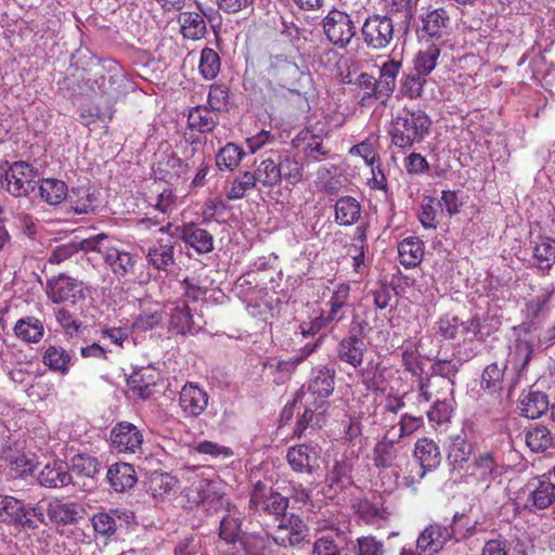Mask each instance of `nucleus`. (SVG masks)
<instances>
[{
	"label": "nucleus",
	"mask_w": 555,
	"mask_h": 555,
	"mask_svg": "<svg viewBox=\"0 0 555 555\" xmlns=\"http://www.w3.org/2000/svg\"><path fill=\"white\" fill-rule=\"evenodd\" d=\"M186 479L190 482L185 494L188 501L201 505L208 515L224 512L220 521V538L228 543L240 541L244 532L243 513L229 503L222 482L211 467L189 468Z\"/></svg>",
	"instance_id": "obj_1"
},
{
	"label": "nucleus",
	"mask_w": 555,
	"mask_h": 555,
	"mask_svg": "<svg viewBox=\"0 0 555 555\" xmlns=\"http://www.w3.org/2000/svg\"><path fill=\"white\" fill-rule=\"evenodd\" d=\"M430 119L421 108L404 107L393 118L389 134L398 147H410L422 142L428 134Z\"/></svg>",
	"instance_id": "obj_2"
},
{
	"label": "nucleus",
	"mask_w": 555,
	"mask_h": 555,
	"mask_svg": "<svg viewBox=\"0 0 555 555\" xmlns=\"http://www.w3.org/2000/svg\"><path fill=\"white\" fill-rule=\"evenodd\" d=\"M503 474V464L496 452L482 451L476 454L467 466V482L486 490Z\"/></svg>",
	"instance_id": "obj_3"
},
{
	"label": "nucleus",
	"mask_w": 555,
	"mask_h": 555,
	"mask_svg": "<svg viewBox=\"0 0 555 555\" xmlns=\"http://www.w3.org/2000/svg\"><path fill=\"white\" fill-rule=\"evenodd\" d=\"M86 289L83 282L62 273L48 279L46 294L53 304L76 306L85 300Z\"/></svg>",
	"instance_id": "obj_4"
},
{
	"label": "nucleus",
	"mask_w": 555,
	"mask_h": 555,
	"mask_svg": "<svg viewBox=\"0 0 555 555\" xmlns=\"http://www.w3.org/2000/svg\"><path fill=\"white\" fill-rule=\"evenodd\" d=\"M37 171L26 162H14L4 171L1 186L15 197L27 196L36 188Z\"/></svg>",
	"instance_id": "obj_5"
},
{
	"label": "nucleus",
	"mask_w": 555,
	"mask_h": 555,
	"mask_svg": "<svg viewBox=\"0 0 555 555\" xmlns=\"http://www.w3.org/2000/svg\"><path fill=\"white\" fill-rule=\"evenodd\" d=\"M322 25L328 41L340 49L346 48L357 34L354 21L344 11H330L323 18Z\"/></svg>",
	"instance_id": "obj_6"
},
{
	"label": "nucleus",
	"mask_w": 555,
	"mask_h": 555,
	"mask_svg": "<svg viewBox=\"0 0 555 555\" xmlns=\"http://www.w3.org/2000/svg\"><path fill=\"white\" fill-rule=\"evenodd\" d=\"M267 73L270 79L291 92H297L305 72L293 61L282 54L271 55Z\"/></svg>",
	"instance_id": "obj_7"
},
{
	"label": "nucleus",
	"mask_w": 555,
	"mask_h": 555,
	"mask_svg": "<svg viewBox=\"0 0 555 555\" xmlns=\"http://www.w3.org/2000/svg\"><path fill=\"white\" fill-rule=\"evenodd\" d=\"M249 504L255 511L274 515L278 519L286 515L288 499L266 483L258 481L250 493Z\"/></svg>",
	"instance_id": "obj_8"
},
{
	"label": "nucleus",
	"mask_w": 555,
	"mask_h": 555,
	"mask_svg": "<svg viewBox=\"0 0 555 555\" xmlns=\"http://www.w3.org/2000/svg\"><path fill=\"white\" fill-rule=\"evenodd\" d=\"M165 312L169 318L168 330L173 334H195L202 328L201 317L193 314V309L184 299L168 304Z\"/></svg>",
	"instance_id": "obj_9"
},
{
	"label": "nucleus",
	"mask_w": 555,
	"mask_h": 555,
	"mask_svg": "<svg viewBox=\"0 0 555 555\" xmlns=\"http://www.w3.org/2000/svg\"><path fill=\"white\" fill-rule=\"evenodd\" d=\"M171 224L162 227L159 232L163 234L147 249L146 260L150 267L158 271L168 272L175 264V244L173 234L169 233Z\"/></svg>",
	"instance_id": "obj_10"
},
{
	"label": "nucleus",
	"mask_w": 555,
	"mask_h": 555,
	"mask_svg": "<svg viewBox=\"0 0 555 555\" xmlns=\"http://www.w3.org/2000/svg\"><path fill=\"white\" fill-rule=\"evenodd\" d=\"M361 33L363 41L369 48L384 49L393 39L392 20L386 15H371L364 21Z\"/></svg>",
	"instance_id": "obj_11"
},
{
	"label": "nucleus",
	"mask_w": 555,
	"mask_h": 555,
	"mask_svg": "<svg viewBox=\"0 0 555 555\" xmlns=\"http://www.w3.org/2000/svg\"><path fill=\"white\" fill-rule=\"evenodd\" d=\"M112 449L117 453H141L144 441L143 433L129 422L116 424L109 434Z\"/></svg>",
	"instance_id": "obj_12"
},
{
	"label": "nucleus",
	"mask_w": 555,
	"mask_h": 555,
	"mask_svg": "<svg viewBox=\"0 0 555 555\" xmlns=\"http://www.w3.org/2000/svg\"><path fill=\"white\" fill-rule=\"evenodd\" d=\"M139 258L114 242L105 250L104 263L118 281H129L135 274Z\"/></svg>",
	"instance_id": "obj_13"
},
{
	"label": "nucleus",
	"mask_w": 555,
	"mask_h": 555,
	"mask_svg": "<svg viewBox=\"0 0 555 555\" xmlns=\"http://www.w3.org/2000/svg\"><path fill=\"white\" fill-rule=\"evenodd\" d=\"M451 29L449 13L442 9L429 10L420 15L417 35L421 39H443Z\"/></svg>",
	"instance_id": "obj_14"
},
{
	"label": "nucleus",
	"mask_w": 555,
	"mask_h": 555,
	"mask_svg": "<svg viewBox=\"0 0 555 555\" xmlns=\"http://www.w3.org/2000/svg\"><path fill=\"white\" fill-rule=\"evenodd\" d=\"M209 395L196 383H186L179 392V408L183 417L195 418L208 406Z\"/></svg>",
	"instance_id": "obj_15"
},
{
	"label": "nucleus",
	"mask_w": 555,
	"mask_h": 555,
	"mask_svg": "<svg viewBox=\"0 0 555 555\" xmlns=\"http://www.w3.org/2000/svg\"><path fill=\"white\" fill-rule=\"evenodd\" d=\"M320 448L317 444L301 443L291 447L286 459L292 469L298 474H313L320 467Z\"/></svg>",
	"instance_id": "obj_16"
},
{
	"label": "nucleus",
	"mask_w": 555,
	"mask_h": 555,
	"mask_svg": "<svg viewBox=\"0 0 555 555\" xmlns=\"http://www.w3.org/2000/svg\"><path fill=\"white\" fill-rule=\"evenodd\" d=\"M307 531V526L298 516L294 514L285 515L278 518L273 540L284 547L298 545L306 538Z\"/></svg>",
	"instance_id": "obj_17"
},
{
	"label": "nucleus",
	"mask_w": 555,
	"mask_h": 555,
	"mask_svg": "<svg viewBox=\"0 0 555 555\" xmlns=\"http://www.w3.org/2000/svg\"><path fill=\"white\" fill-rule=\"evenodd\" d=\"M454 382L441 377H420L415 386L418 405L435 402L443 396L453 395Z\"/></svg>",
	"instance_id": "obj_18"
},
{
	"label": "nucleus",
	"mask_w": 555,
	"mask_h": 555,
	"mask_svg": "<svg viewBox=\"0 0 555 555\" xmlns=\"http://www.w3.org/2000/svg\"><path fill=\"white\" fill-rule=\"evenodd\" d=\"M452 534L453 528L451 526L430 525L418 535L416 547L424 555H435L443 548Z\"/></svg>",
	"instance_id": "obj_19"
},
{
	"label": "nucleus",
	"mask_w": 555,
	"mask_h": 555,
	"mask_svg": "<svg viewBox=\"0 0 555 555\" xmlns=\"http://www.w3.org/2000/svg\"><path fill=\"white\" fill-rule=\"evenodd\" d=\"M366 345L363 338L356 332L354 328L349 331V334L344 337L337 345V358L352 367H359L363 362Z\"/></svg>",
	"instance_id": "obj_20"
},
{
	"label": "nucleus",
	"mask_w": 555,
	"mask_h": 555,
	"mask_svg": "<svg viewBox=\"0 0 555 555\" xmlns=\"http://www.w3.org/2000/svg\"><path fill=\"white\" fill-rule=\"evenodd\" d=\"M330 405L326 400H315L309 403L296 424L294 435L300 437L309 428L322 427L327 420Z\"/></svg>",
	"instance_id": "obj_21"
},
{
	"label": "nucleus",
	"mask_w": 555,
	"mask_h": 555,
	"mask_svg": "<svg viewBox=\"0 0 555 555\" xmlns=\"http://www.w3.org/2000/svg\"><path fill=\"white\" fill-rule=\"evenodd\" d=\"M349 457L345 451L336 454L333 465L328 468L326 480L335 491H340L351 483V472L358 459Z\"/></svg>",
	"instance_id": "obj_22"
},
{
	"label": "nucleus",
	"mask_w": 555,
	"mask_h": 555,
	"mask_svg": "<svg viewBox=\"0 0 555 555\" xmlns=\"http://www.w3.org/2000/svg\"><path fill=\"white\" fill-rule=\"evenodd\" d=\"M100 196L99 189L85 184L72 189L68 202L77 215L90 214L99 207Z\"/></svg>",
	"instance_id": "obj_23"
},
{
	"label": "nucleus",
	"mask_w": 555,
	"mask_h": 555,
	"mask_svg": "<svg viewBox=\"0 0 555 555\" xmlns=\"http://www.w3.org/2000/svg\"><path fill=\"white\" fill-rule=\"evenodd\" d=\"M414 456L420 464V477H425L428 472L436 469L441 462L438 444L433 439L426 437L416 441Z\"/></svg>",
	"instance_id": "obj_24"
},
{
	"label": "nucleus",
	"mask_w": 555,
	"mask_h": 555,
	"mask_svg": "<svg viewBox=\"0 0 555 555\" xmlns=\"http://www.w3.org/2000/svg\"><path fill=\"white\" fill-rule=\"evenodd\" d=\"M180 238L193 248L197 254H208L214 250V236L205 229L193 223L184 224L182 228H176Z\"/></svg>",
	"instance_id": "obj_25"
},
{
	"label": "nucleus",
	"mask_w": 555,
	"mask_h": 555,
	"mask_svg": "<svg viewBox=\"0 0 555 555\" xmlns=\"http://www.w3.org/2000/svg\"><path fill=\"white\" fill-rule=\"evenodd\" d=\"M72 481L69 467L66 462L53 460L47 463L38 474V482L46 488H62Z\"/></svg>",
	"instance_id": "obj_26"
},
{
	"label": "nucleus",
	"mask_w": 555,
	"mask_h": 555,
	"mask_svg": "<svg viewBox=\"0 0 555 555\" xmlns=\"http://www.w3.org/2000/svg\"><path fill=\"white\" fill-rule=\"evenodd\" d=\"M5 516L9 524L36 529L37 524L25 516V503L12 495H0V517Z\"/></svg>",
	"instance_id": "obj_27"
},
{
	"label": "nucleus",
	"mask_w": 555,
	"mask_h": 555,
	"mask_svg": "<svg viewBox=\"0 0 555 555\" xmlns=\"http://www.w3.org/2000/svg\"><path fill=\"white\" fill-rule=\"evenodd\" d=\"M349 295H350V286L346 283L338 284L330 297L326 306L328 310L325 315L327 320L331 322H339L344 320L349 311Z\"/></svg>",
	"instance_id": "obj_28"
},
{
	"label": "nucleus",
	"mask_w": 555,
	"mask_h": 555,
	"mask_svg": "<svg viewBox=\"0 0 555 555\" xmlns=\"http://www.w3.org/2000/svg\"><path fill=\"white\" fill-rule=\"evenodd\" d=\"M106 477L116 492L131 489L138 480L133 466L124 462L113 464L108 468Z\"/></svg>",
	"instance_id": "obj_29"
},
{
	"label": "nucleus",
	"mask_w": 555,
	"mask_h": 555,
	"mask_svg": "<svg viewBox=\"0 0 555 555\" xmlns=\"http://www.w3.org/2000/svg\"><path fill=\"white\" fill-rule=\"evenodd\" d=\"M335 372L328 366L314 367L308 382V390L320 400L327 398L334 390Z\"/></svg>",
	"instance_id": "obj_30"
},
{
	"label": "nucleus",
	"mask_w": 555,
	"mask_h": 555,
	"mask_svg": "<svg viewBox=\"0 0 555 555\" xmlns=\"http://www.w3.org/2000/svg\"><path fill=\"white\" fill-rule=\"evenodd\" d=\"M335 222L341 227H350L361 218V204L352 196L346 195L337 199L335 206Z\"/></svg>",
	"instance_id": "obj_31"
},
{
	"label": "nucleus",
	"mask_w": 555,
	"mask_h": 555,
	"mask_svg": "<svg viewBox=\"0 0 555 555\" xmlns=\"http://www.w3.org/2000/svg\"><path fill=\"white\" fill-rule=\"evenodd\" d=\"M343 451L349 454V459H359L364 447L362 435V425L359 418L351 417L344 430V440L341 442Z\"/></svg>",
	"instance_id": "obj_32"
},
{
	"label": "nucleus",
	"mask_w": 555,
	"mask_h": 555,
	"mask_svg": "<svg viewBox=\"0 0 555 555\" xmlns=\"http://www.w3.org/2000/svg\"><path fill=\"white\" fill-rule=\"evenodd\" d=\"M82 508L74 502L52 501L48 505V516L50 519L60 525L74 524L80 518Z\"/></svg>",
	"instance_id": "obj_33"
},
{
	"label": "nucleus",
	"mask_w": 555,
	"mask_h": 555,
	"mask_svg": "<svg viewBox=\"0 0 555 555\" xmlns=\"http://www.w3.org/2000/svg\"><path fill=\"white\" fill-rule=\"evenodd\" d=\"M529 499L538 509H545L555 502V483L546 475L541 476L531 483Z\"/></svg>",
	"instance_id": "obj_34"
},
{
	"label": "nucleus",
	"mask_w": 555,
	"mask_h": 555,
	"mask_svg": "<svg viewBox=\"0 0 555 555\" xmlns=\"http://www.w3.org/2000/svg\"><path fill=\"white\" fill-rule=\"evenodd\" d=\"M42 363L51 371L65 375L73 365V357L65 348L50 345L44 349Z\"/></svg>",
	"instance_id": "obj_35"
},
{
	"label": "nucleus",
	"mask_w": 555,
	"mask_h": 555,
	"mask_svg": "<svg viewBox=\"0 0 555 555\" xmlns=\"http://www.w3.org/2000/svg\"><path fill=\"white\" fill-rule=\"evenodd\" d=\"M276 163V152L271 151L267 154L266 158L260 162V164L253 172L255 178H257V183L261 184L262 186L272 188L281 182V171H279V166Z\"/></svg>",
	"instance_id": "obj_36"
},
{
	"label": "nucleus",
	"mask_w": 555,
	"mask_h": 555,
	"mask_svg": "<svg viewBox=\"0 0 555 555\" xmlns=\"http://www.w3.org/2000/svg\"><path fill=\"white\" fill-rule=\"evenodd\" d=\"M531 354L532 343L526 337H518L509 347L507 362L517 375H521L531 359Z\"/></svg>",
	"instance_id": "obj_37"
},
{
	"label": "nucleus",
	"mask_w": 555,
	"mask_h": 555,
	"mask_svg": "<svg viewBox=\"0 0 555 555\" xmlns=\"http://www.w3.org/2000/svg\"><path fill=\"white\" fill-rule=\"evenodd\" d=\"M398 253L404 268H414L423 260L424 243L418 237L409 236L399 243Z\"/></svg>",
	"instance_id": "obj_38"
},
{
	"label": "nucleus",
	"mask_w": 555,
	"mask_h": 555,
	"mask_svg": "<svg viewBox=\"0 0 555 555\" xmlns=\"http://www.w3.org/2000/svg\"><path fill=\"white\" fill-rule=\"evenodd\" d=\"M177 479L167 473L154 472L147 480V491L154 499L164 500L176 492Z\"/></svg>",
	"instance_id": "obj_39"
},
{
	"label": "nucleus",
	"mask_w": 555,
	"mask_h": 555,
	"mask_svg": "<svg viewBox=\"0 0 555 555\" xmlns=\"http://www.w3.org/2000/svg\"><path fill=\"white\" fill-rule=\"evenodd\" d=\"M39 194L47 204L55 206L68 198L69 191L63 180L47 178L40 181Z\"/></svg>",
	"instance_id": "obj_40"
},
{
	"label": "nucleus",
	"mask_w": 555,
	"mask_h": 555,
	"mask_svg": "<svg viewBox=\"0 0 555 555\" xmlns=\"http://www.w3.org/2000/svg\"><path fill=\"white\" fill-rule=\"evenodd\" d=\"M179 24L185 39L199 40L207 31L203 15L197 12H182L179 16Z\"/></svg>",
	"instance_id": "obj_41"
},
{
	"label": "nucleus",
	"mask_w": 555,
	"mask_h": 555,
	"mask_svg": "<svg viewBox=\"0 0 555 555\" xmlns=\"http://www.w3.org/2000/svg\"><path fill=\"white\" fill-rule=\"evenodd\" d=\"M13 330L16 337L26 343H39L44 335L43 323L35 317L20 319Z\"/></svg>",
	"instance_id": "obj_42"
},
{
	"label": "nucleus",
	"mask_w": 555,
	"mask_h": 555,
	"mask_svg": "<svg viewBox=\"0 0 555 555\" xmlns=\"http://www.w3.org/2000/svg\"><path fill=\"white\" fill-rule=\"evenodd\" d=\"M547 396L540 391H530L520 400L521 414L527 418H538L548 409Z\"/></svg>",
	"instance_id": "obj_43"
},
{
	"label": "nucleus",
	"mask_w": 555,
	"mask_h": 555,
	"mask_svg": "<svg viewBox=\"0 0 555 555\" xmlns=\"http://www.w3.org/2000/svg\"><path fill=\"white\" fill-rule=\"evenodd\" d=\"M124 513L118 509H112L109 512H99L91 518V522L94 532L103 538H111L115 534L118 524Z\"/></svg>",
	"instance_id": "obj_44"
},
{
	"label": "nucleus",
	"mask_w": 555,
	"mask_h": 555,
	"mask_svg": "<svg viewBox=\"0 0 555 555\" xmlns=\"http://www.w3.org/2000/svg\"><path fill=\"white\" fill-rule=\"evenodd\" d=\"M218 124L217 114L205 107H194L188 116V125L191 129L199 132H209L215 129Z\"/></svg>",
	"instance_id": "obj_45"
},
{
	"label": "nucleus",
	"mask_w": 555,
	"mask_h": 555,
	"mask_svg": "<svg viewBox=\"0 0 555 555\" xmlns=\"http://www.w3.org/2000/svg\"><path fill=\"white\" fill-rule=\"evenodd\" d=\"M295 142L296 146L301 147L310 159L319 160L320 156L328 154V150L323 145L322 139L313 135L309 130H302Z\"/></svg>",
	"instance_id": "obj_46"
},
{
	"label": "nucleus",
	"mask_w": 555,
	"mask_h": 555,
	"mask_svg": "<svg viewBox=\"0 0 555 555\" xmlns=\"http://www.w3.org/2000/svg\"><path fill=\"white\" fill-rule=\"evenodd\" d=\"M401 62L389 60L385 62L379 69V93L388 98L396 88L397 76L401 69Z\"/></svg>",
	"instance_id": "obj_47"
},
{
	"label": "nucleus",
	"mask_w": 555,
	"mask_h": 555,
	"mask_svg": "<svg viewBox=\"0 0 555 555\" xmlns=\"http://www.w3.org/2000/svg\"><path fill=\"white\" fill-rule=\"evenodd\" d=\"M276 152L279 171L281 180L285 179L288 183L295 184L302 178V166L288 153Z\"/></svg>",
	"instance_id": "obj_48"
},
{
	"label": "nucleus",
	"mask_w": 555,
	"mask_h": 555,
	"mask_svg": "<svg viewBox=\"0 0 555 555\" xmlns=\"http://www.w3.org/2000/svg\"><path fill=\"white\" fill-rule=\"evenodd\" d=\"M245 156V152L234 143H227L216 155V165L219 169L234 170Z\"/></svg>",
	"instance_id": "obj_49"
},
{
	"label": "nucleus",
	"mask_w": 555,
	"mask_h": 555,
	"mask_svg": "<svg viewBox=\"0 0 555 555\" xmlns=\"http://www.w3.org/2000/svg\"><path fill=\"white\" fill-rule=\"evenodd\" d=\"M533 262L542 269L547 270L555 263V241L542 238L533 247Z\"/></svg>",
	"instance_id": "obj_50"
},
{
	"label": "nucleus",
	"mask_w": 555,
	"mask_h": 555,
	"mask_svg": "<svg viewBox=\"0 0 555 555\" xmlns=\"http://www.w3.org/2000/svg\"><path fill=\"white\" fill-rule=\"evenodd\" d=\"M440 56V48L437 44H430L426 49L421 50L414 61V68L418 75L426 77L437 66Z\"/></svg>",
	"instance_id": "obj_51"
},
{
	"label": "nucleus",
	"mask_w": 555,
	"mask_h": 555,
	"mask_svg": "<svg viewBox=\"0 0 555 555\" xmlns=\"http://www.w3.org/2000/svg\"><path fill=\"white\" fill-rule=\"evenodd\" d=\"M453 395L437 399L427 411L428 421L437 425L449 422L453 413Z\"/></svg>",
	"instance_id": "obj_52"
},
{
	"label": "nucleus",
	"mask_w": 555,
	"mask_h": 555,
	"mask_svg": "<svg viewBox=\"0 0 555 555\" xmlns=\"http://www.w3.org/2000/svg\"><path fill=\"white\" fill-rule=\"evenodd\" d=\"M360 88V103L366 105L372 99L384 101L387 98L379 93V82L372 75L362 73L357 79Z\"/></svg>",
	"instance_id": "obj_53"
},
{
	"label": "nucleus",
	"mask_w": 555,
	"mask_h": 555,
	"mask_svg": "<svg viewBox=\"0 0 555 555\" xmlns=\"http://www.w3.org/2000/svg\"><path fill=\"white\" fill-rule=\"evenodd\" d=\"M505 364H489L482 373L481 385L491 393L500 392L503 389Z\"/></svg>",
	"instance_id": "obj_54"
},
{
	"label": "nucleus",
	"mask_w": 555,
	"mask_h": 555,
	"mask_svg": "<svg viewBox=\"0 0 555 555\" xmlns=\"http://www.w3.org/2000/svg\"><path fill=\"white\" fill-rule=\"evenodd\" d=\"M256 185L257 178H255V175L251 171H244L233 180L227 197L231 201L241 199Z\"/></svg>",
	"instance_id": "obj_55"
},
{
	"label": "nucleus",
	"mask_w": 555,
	"mask_h": 555,
	"mask_svg": "<svg viewBox=\"0 0 555 555\" xmlns=\"http://www.w3.org/2000/svg\"><path fill=\"white\" fill-rule=\"evenodd\" d=\"M526 443L533 452L546 450L552 446L551 431L544 426H535L526 433Z\"/></svg>",
	"instance_id": "obj_56"
},
{
	"label": "nucleus",
	"mask_w": 555,
	"mask_h": 555,
	"mask_svg": "<svg viewBox=\"0 0 555 555\" xmlns=\"http://www.w3.org/2000/svg\"><path fill=\"white\" fill-rule=\"evenodd\" d=\"M21 448L15 434L5 425L0 424V456L7 461H13Z\"/></svg>",
	"instance_id": "obj_57"
},
{
	"label": "nucleus",
	"mask_w": 555,
	"mask_h": 555,
	"mask_svg": "<svg viewBox=\"0 0 555 555\" xmlns=\"http://www.w3.org/2000/svg\"><path fill=\"white\" fill-rule=\"evenodd\" d=\"M398 449L391 441H380L374 449V463L377 467L388 468L396 465Z\"/></svg>",
	"instance_id": "obj_58"
},
{
	"label": "nucleus",
	"mask_w": 555,
	"mask_h": 555,
	"mask_svg": "<svg viewBox=\"0 0 555 555\" xmlns=\"http://www.w3.org/2000/svg\"><path fill=\"white\" fill-rule=\"evenodd\" d=\"M198 69L205 79H214L220 70V57L210 48L202 50Z\"/></svg>",
	"instance_id": "obj_59"
},
{
	"label": "nucleus",
	"mask_w": 555,
	"mask_h": 555,
	"mask_svg": "<svg viewBox=\"0 0 555 555\" xmlns=\"http://www.w3.org/2000/svg\"><path fill=\"white\" fill-rule=\"evenodd\" d=\"M72 470L78 475L93 478L100 472V463L91 455L76 454L72 459Z\"/></svg>",
	"instance_id": "obj_60"
},
{
	"label": "nucleus",
	"mask_w": 555,
	"mask_h": 555,
	"mask_svg": "<svg viewBox=\"0 0 555 555\" xmlns=\"http://www.w3.org/2000/svg\"><path fill=\"white\" fill-rule=\"evenodd\" d=\"M376 144L377 139L367 138L366 140L351 146L349 154L361 157L366 166H373L378 158Z\"/></svg>",
	"instance_id": "obj_61"
},
{
	"label": "nucleus",
	"mask_w": 555,
	"mask_h": 555,
	"mask_svg": "<svg viewBox=\"0 0 555 555\" xmlns=\"http://www.w3.org/2000/svg\"><path fill=\"white\" fill-rule=\"evenodd\" d=\"M163 320L162 313L157 308H150L141 311L132 323V328L138 331L153 330L160 324Z\"/></svg>",
	"instance_id": "obj_62"
},
{
	"label": "nucleus",
	"mask_w": 555,
	"mask_h": 555,
	"mask_svg": "<svg viewBox=\"0 0 555 555\" xmlns=\"http://www.w3.org/2000/svg\"><path fill=\"white\" fill-rule=\"evenodd\" d=\"M332 322L327 320L324 311L317 313L309 321H304L298 325L296 334L302 337L314 336L321 330L327 327Z\"/></svg>",
	"instance_id": "obj_63"
},
{
	"label": "nucleus",
	"mask_w": 555,
	"mask_h": 555,
	"mask_svg": "<svg viewBox=\"0 0 555 555\" xmlns=\"http://www.w3.org/2000/svg\"><path fill=\"white\" fill-rule=\"evenodd\" d=\"M356 555H384V544L374 537H361L357 540Z\"/></svg>",
	"instance_id": "obj_64"
}]
</instances>
